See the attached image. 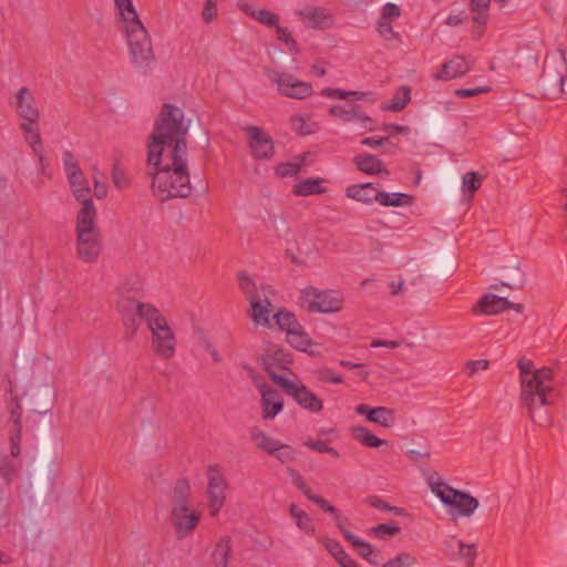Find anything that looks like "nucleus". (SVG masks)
I'll use <instances>...</instances> for the list:
<instances>
[{"label":"nucleus","mask_w":567,"mask_h":567,"mask_svg":"<svg viewBox=\"0 0 567 567\" xmlns=\"http://www.w3.org/2000/svg\"><path fill=\"white\" fill-rule=\"evenodd\" d=\"M553 377V369L544 367L536 370L529 379L522 381L520 400L532 419L536 408L554 404L557 392L550 385Z\"/></svg>","instance_id":"nucleus-3"},{"label":"nucleus","mask_w":567,"mask_h":567,"mask_svg":"<svg viewBox=\"0 0 567 567\" xmlns=\"http://www.w3.org/2000/svg\"><path fill=\"white\" fill-rule=\"evenodd\" d=\"M116 309L123 317L137 315L144 319L146 323L159 312V310L151 303H143L132 297H122L116 305Z\"/></svg>","instance_id":"nucleus-19"},{"label":"nucleus","mask_w":567,"mask_h":567,"mask_svg":"<svg viewBox=\"0 0 567 567\" xmlns=\"http://www.w3.org/2000/svg\"><path fill=\"white\" fill-rule=\"evenodd\" d=\"M326 549L334 557L341 567H361L349 554L344 551L341 544L333 538L327 537L323 540Z\"/></svg>","instance_id":"nucleus-30"},{"label":"nucleus","mask_w":567,"mask_h":567,"mask_svg":"<svg viewBox=\"0 0 567 567\" xmlns=\"http://www.w3.org/2000/svg\"><path fill=\"white\" fill-rule=\"evenodd\" d=\"M264 73L267 75L271 84L276 85L277 91L281 96L295 100H305L313 92L311 83L302 81L288 72L265 68Z\"/></svg>","instance_id":"nucleus-8"},{"label":"nucleus","mask_w":567,"mask_h":567,"mask_svg":"<svg viewBox=\"0 0 567 567\" xmlns=\"http://www.w3.org/2000/svg\"><path fill=\"white\" fill-rule=\"evenodd\" d=\"M511 306L512 302L505 297H498L494 293H485L473 306L472 311L474 315L483 313L494 316L508 310Z\"/></svg>","instance_id":"nucleus-22"},{"label":"nucleus","mask_w":567,"mask_h":567,"mask_svg":"<svg viewBox=\"0 0 567 567\" xmlns=\"http://www.w3.org/2000/svg\"><path fill=\"white\" fill-rule=\"evenodd\" d=\"M272 318L275 320V326L279 330L286 332V340L292 348L300 351L307 350L311 344V340L303 331V328L292 312L280 309Z\"/></svg>","instance_id":"nucleus-10"},{"label":"nucleus","mask_w":567,"mask_h":567,"mask_svg":"<svg viewBox=\"0 0 567 567\" xmlns=\"http://www.w3.org/2000/svg\"><path fill=\"white\" fill-rule=\"evenodd\" d=\"M411 101V89L406 85L401 86L393 95L391 103L385 107L388 111L400 112Z\"/></svg>","instance_id":"nucleus-39"},{"label":"nucleus","mask_w":567,"mask_h":567,"mask_svg":"<svg viewBox=\"0 0 567 567\" xmlns=\"http://www.w3.org/2000/svg\"><path fill=\"white\" fill-rule=\"evenodd\" d=\"M401 532V527L396 523H384L371 527L368 535L380 540H388Z\"/></svg>","instance_id":"nucleus-38"},{"label":"nucleus","mask_w":567,"mask_h":567,"mask_svg":"<svg viewBox=\"0 0 567 567\" xmlns=\"http://www.w3.org/2000/svg\"><path fill=\"white\" fill-rule=\"evenodd\" d=\"M489 361L486 359L470 360L465 363V371L468 377H473L477 371L487 370Z\"/></svg>","instance_id":"nucleus-58"},{"label":"nucleus","mask_w":567,"mask_h":567,"mask_svg":"<svg viewBox=\"0 0 567 567\" xmlns=\"http://www.w3.org/2000/svg\"><path fill=\"white\" fill-rule=\"evenodd\" d=\"M292 484L312 503L317 504L323 512L332 514L334 520H339V509L331 505L326 498L312 492L303 476L295 468L288 472Z\"/></svg>","instance_id":"nucleus-18"},{"label":"nucleus","mask_w":567,"mask_h":567,"mask_svg":"<svg viewBox=\"0 0 567 567\" xmlns=\"http://www.w3.org/2000/svg\"><path fill=\"white\" fill-rule=\"evenodd\" d=\"M377 31L380 37L386 42L399 45L402 43V37L398 31H394L392 23L378 21Z\"/></svg>","instance_id":"nucleus-44"},{"label":"nucleus","mask_w":567,"mask_h":567,"mask_svg":"<svg viewBox=\"0 0 567 567\" xmlns=\"http://www.w3.org/2000/svg\"><path fill=\"white\" fill-rule=\"evenodd\" d=\"M66 177L75 200L82 205L81 208H84L86 204H91V208L96 209L91 198L89 179L83 171H72L66 175Z\"/></svg>","instance_id":"nucleus-20"},{"label":"nucleus","mask_w":567,"mask_h":567,"mask_svg":"<svg viewBox=\"0 0 567 567\" xmlns=\"http://www.w3.org/2000/svg\"><path fill=\"white\" fill-rule=\"evenodd\" d=\"M250 305V318L256 324L264 327H271L270 309L272 307L268 298L261 299L259 295L251 296L248 299Z\"/></svg>","instance_id":"nucleus-25"},{"label":"nucleus","mask_w":567,"mask_h":567,"mask_svg":"<svg viewBox=\"0 0 567 567\" xmlns=\"http://www.w3.org/2000/svg\"><path fill=\"white\" fill-rule=\"evenodd\" d=\"M290 125L291 128L301 136L309 135L313 133V131L309 127V124L307 123V120L299 114L292 115L290 117Z\"/></svg>","instance_id":"nucleus-52"},{"label":"nucleus","mask_w":567,"mask_h":567,"mask_svg":"<svg viewBox=\"0 0 567 567\" xmlns=\"http://www.w3.org/2000/svg\"><path fill=\"white\" fill-rule=\"evenodd\" d=\"M321 95L330 97V99H354V100H362L364 96L363 92L358 91H344L341 89H330L326 87L321 91Z\"/></svg>","instance_id":"nucleus-46"},{"label":"nucleus","mask_w":567,"mask_h":567,"mask_svg":"<svg viewBox=\"0 0 567 567\" xmlns=\"http://www.w3.org/2000/svg\"><path fill=\"white\" fill-rule=\"evenodd\" d=\"M364 502L369 506H371L373 508L385 511V512H390V513H393L396 516H404V515H406V511L404 508L398 507V506H393V505L389 504L388 502H385L384 499H382L381 497H379L377 495L368 496L364 499Z\"/></svg>","instance_id":"nucleus-41"},{"label":"nucleus","mask_w":567,"mask_h":567,"mask_svg":"<svg viewBox=\"0 0 567 567\" xmlns=\"http://www.w3.org/2000/svg\"><path fill=\"white\" fill-rule=\"evenodd\" d=\"M115 6L120 11L121 17L124 21V27L132 23V21L141 20L134 8L132 0H114Z\"/></svg>","instance_id":"nucleus-42"},{"label":"nucleus","mask_w":567,"mask_h":567,"mask_svg":"<svg viewBox=\"0 0 567 567\" xmlns=\"http://www.w3.org/2000/svg\"><path fill=\"white\" fill-rule=\"evenodd\" d=\"M275 28H276L277 39L285 42L290 52H297L298 51L297 41L292 38L291 33L287 30V28H284V27L279 25L278 23L275 25Z\"/></svg>","instance_id":"nucleus-53"},{"label":"nucleus","mask_w":567,"mask_h":567,"mask_svg":"<svg viewBox=\"0 0 567 567\" xmlns=\"http://www.w3.org/2000/svg\"><path fill=\"white\" fill-rule=\"evenodd\" d=\"M233 550L231 537L223 536L215 545L212 551V561L215 567H228L230 554Z\"/></svg>","instance_id":"nucleus-27"},{"label":"nucleus","mask_w":567,"mask_h":567,"mask_svg":"<svg viewBox=\"0 0 567 567\" xmlns=\"http://www.w3.org/2000/svg\"><path fill=\"white\" fill-rule=\"evenodd\" d=\"M262 365H264V370L268 374L269 379L274 383L277 384L276 377H281L280 374L277 373V371L280 370V369H286V367L279 365L274 360H268V355L267 354L262 358Z\"/></svg>","instance_id":"nucleus-57"},{"label":"nucleus","mask_w":567,"mask_h":567,"mask_svg":"<svg viewBox=\"0 0 567 567\" xmlns=\"http://www.w3.org/2000/svg\"><path fill=\"white\" fill-rule=\"evenodd\" d=\"M94 171L96 172V174L92 176L94 184L93 195L96 199H103L107 195V185L104 182L100 181L99 175L101 174L97 172L95 167Z\"/></svg>","instance_id":"nucleus-62"},{"label":"nucleus","mask_w":567,"mask_h":567,"mask_svg":"<svg viewBox=\"0 0 567 567\" xmlns=\"http://www.w3.org/2000/svg\"><path fill=\"white\" fill-rule=\"evenodd\" d=\"M567 78V61L563 51L547 55L544 60L542 73L537 80V87L547 100H557L564 94V82Z\"/></svg>","instance_id":"nucleus-5"},{"label":"nucleus","mask_w":567,"mask_h":567,"mask_svg":"<svg viewBox=\"0 0 567 567\" xmlns=\"http://www.w3.org/2000/svg\"><path fill=\"white\" fill-rule=\"evenodd\" d=\"M122 320H123V326L125 329L124 338H125V340L131 341L134 338V336L136 334L142 319L137 315H133V316L123 317Z\"/></svg>","instance_id":"nucleus-48"},{"label":"nucleus","mask_w":567,"mask_h":567,"mask_svg":"<svg viewBox=\"0 0 567 567\" xmlns=\"http://www.w3.org/2000/svg\"><path fill=\"white\" fill-rule=\"evenodd\" d=\"M337 526L342 534L343 538L352 545L357 554L365 559L369 564L377 566L379 564V555L380 551L375 549L370 543L361 539L349 529L344 527V525L349 524L348 519L339 513V520H336Z\"/></svg>","instance_id":"nucleus-14"},{"label":"nucleus","mask_w":567,"mask_h":567,"mask_svg":"<svg viewBox=\"0 0 567 567\" xmlns=\"http://www.w3.org/2000/svg\"><path fill=\"white\" fill-rule=\"evenodd\" d=\"M217 1L206 0L203 8V19L206 23L212 22L217 17Z\"/></svg>","instance_id":"nucleus-63"},{"label":"nucleus","mask_w":567,"mask_h":567,"mask_svg":"<svg viewBox=\"0 0 567 567\" xmlns=\"http://www.w3.org/2000/svg\"><path fill=\"white\" fill-rule=\"evenodd\" d=\"M303 19L309 21V27L313 29H327L332 24V16L324 8L312 7L300 13Z\"/></svg>","instance_id":"nucleus-29"},{"label":"nucleus","mask_w":567,"mask_h":567,"mask_svg":"<svg viewBox=\"0 0 567 567\" xmlns=\"http://www.w3.org/2000/svg\"><path fill=\"white\" fill-rule=\"evenodd\" d=\"M416 561V558L412 556L410 553H400L394 558L390 559L385 564H383L381 567H410L414 565Z\"/></svg>","instance_id":"nucleus-50"},{"label":"nucleus","mask_w":567,"mask_h":567,"mask_svg":"<svg viewBox=\"0 0 567 567\" xmlns=\"http://www.w3.org/2000/svg\"><path fill=\"white\" fill-rule=\"evenodd\" d=\"M246 131L248 133L252 157L260 161H269L275 154V145L271 136L255 125L248 126Z\"/></svg>","instance_id":"nucleus-15"},{"label":"nucleus","mask_w":567,"mask_h":567,"mask_svg":"<svg viewBox=\"0 0 567 567\" xmlns=\"http://www.w3.org/2000/svg\"><path fill=\"white\" fill-rule=\"evenodd\" d=\"M374 199L382 206L385 207H401L411 205L413 197L404 193H386L384 190H375Z\"/></svg>","instance_id":"nucleus-32"},{"label":"nucleus","mask_w":567,"mask_h":567,"mask_svg":"<svg viewBox=\"0 0 567 567\" xmlns=\"http://www.w3.org/2000/svg\"><path fill=\"white\" fill-rule=\"evenodd\" d=\"M19 128L23 133L24 141L31 147L33 154L41 153L44 150L39 123H20Z\"/></svg>","instance_id":"nucleus-34"},{"label":"nucleus","mask_w":567,"mask_h":567,"mask_svg":"<svg viewBox=\"0 0 567 567\" xmlns=\"http://www.w3.org/2000/svg\"><path fill=\"white\" fill-rule=\"evenodd\" d=\"M359 109H360V105L357 103L350 104L349 109H346L342 105L336 104L329 109V114L334 117L341 118L344 122H351V121L357 120V115L359 114Z\"/></svg>","instance_id":"nucleus-40"},{"label":"nucleus","mask_w":567,"mask_h":567,"mask_svg":"<svg viewBox=\"0 0 567 567\" xmlns=\"http://www.w3.org/2000/svg\"><path fill=\"white\" fill-rule=\"evenodd\" d=\"M270 455L275 456L281 463H288L296 458V451L290 445L278 442V450Z\"/></svg>","instance_id":"nucleus-51"},{"label":"nucleus","mask_w":567,"mask_h":567,"mask_svg":"<svg viewBox=\"0 0 567 567\" xmlns=\"http://www.w3.org/2000/svg\"><path fill=\"white\" fill-rule=\"evenodd\" d=\"M147 326L152 331V347L155 354L165 360L173 358L176 349V339L165 317L158 312L157 316L147 322Z\"/></svg>","instance_id":"nucleus-9"},{"label":"nucleus","mask_w":567,"mask_h":567,"mask_svg":"<svg viewBox=\"0 0 567 567\" xmlns=\"http://www.w3.org/2000/svg\"><path fill=\"white\" fill-rule=\"evenodd\" d=\"M267 355L268 360H274L281 367L292 363V355L284 349H276L272 353H267Z\"/></svg>","instance_id":"nucleus-61"},{"label":"nucleus","mask_w":567,"mask_h":567,"mask_svg":"<svg viewBox=\"0 0 567 567\" xmlns=\"http://www.w3.org/2000/svg\"><path fill=\"white\" fill-rule=\"evenodd\" d=\"M468 62L463 56H455L441 66V71L434 75L435 80L450 81L470 72Z\"/></svg>","instance_id":"nucleus-26"},{"label":"nucleus","mask_w":567,"mask_h":567,"mask_svg":"<svg viewBox=\"0 0 567 567\" xmlns=\"http://www.w3.org/2000/svg\"><path fill=\"white\" fill-rule=\"evenodd\" d=\"M207 496L210 516H216L225 503V491L228 486L219 465H209L207 468Z\"/></svg>","instance_id":"nucleus-12"},{"label":"nucleus","mask_w":567,"mask_h":567,"mask_svg":"<svg viewBox=\"0 0 567 567\" xmlns=\"http://www.w3.org/2000/svg\"><path fill=\"white\" fill-rule=\"evenodd\" d=\"M458 544V555L466 563L467 567H474L477 557V547L474 544H465L462 540Z\"/></svg>","instance_id":"nucleus-47"},{"label":"nucleus","mask_w":567,"mask_h":567,"mask_svg":"<svg viewBox=\"0 0 567 567\" xmlns=\"http://www.w3.org/2000/svg\"><path fill=\"white\" fill-rule=\"evenodd\" d=\"M300 172V164L297 163H280L276 166L275 173L279 177L295 176Z\"/></svg>","instance_id":"nucleus-54"},{"label":"nucleus","mask_w":567,"mask_h":567,"mask_svg":"<svg viewBox=\"0 0 567 567\" xmlns=\"http://www.w3.org/2000/svg\"><path fill=\"white\" fill-rule=\"evenodd\" d=\"M113 182L115 187H117L118 189H125L131 185V181L126 175L125 171L116 166H114L113 168Z\"/></svg>","instance_id":"nucleus-59"},{"label":"nucleus","mask_w":567,"mask_h":567,"mask_svg":"<svg viewBox=\"0 0 567 567\" xmlns=\"http://www.w3.org/2000/svg\"><path fill=\"white\" fill-rule=\"evenodd\" d=\"M202 513L189 506L172 507L171 522L178 539L188 536L198 526Z\"/></svg>","instance_id":"nucleus-13"},{"label":"nucleus","mask_w":567,"mask_h":567,"mask_svg":"<svg viewBox=\"0 0 567 567\" xmlns=\"http://www.w3.org/2000/svg\"><path fill=\"white\" fill-rule=\"evenodd\" d=\"M299 305L310 313H331L342 309V293L336 290H319L312 286L300 291Z\"/></svg>","instance_id":"nucleus-6"},{"label":"nucleus","mask_w":567,"mask_h":567,"mask_svg":"<svg viewBox=\"0 0 567 567\" xmlns=\"http://www.w3.org/2000/svg\"><path fill=\"white\" fill-rule=\"evenodd\" d=\"M17 473L14 464L6 456L0 462V476L10 483Z\"/></svg>","instance_id":"nucleus-56"},{"label":"nucleus","mask_w":567,"mask_h":567,"mask_svg":"<svg viewBox=\"0 0 567 567\" xmlns=\"http://www.w3.org/2000/svg\"><path fill=\"white\" fill-rule=\"evenodd\" d=\"M317 379L323 383L340 384L343 379L329 367H322L316 372Z\"/></svg>","instance_id":"nucleus-49"},{"label":"nucleus","mask_w":567,"mask_h":567,"mask_svg":"<svg viewBox=\"0 0 567 567\" xmlns=\"http://www.w3.org/2000/svg\"><path fill=\"white\" fill-rule=\"evenodd\" d=\"M238 286L240 290L244 292L246 299H250L254 295H259L257 291L256 282L251 279V277L247 274V271L241 270L237 274Z\"/></svg>","instance_id":"nucleus-45"},{"label":"nucleus","mask_w":567,"mask_h":567,"mask_svg":"<svg viewBox=\"0 0 567 567\" xmlns=\"http://www.w3.org/2000/svg\"><path fill=\"white\" fill-rule=\"evenodd\" d=\"M259 391L261 394L262 417L265 420H272L284 409V399L276 389L267 384L260 385Z\"/></svg>","instance_id":"nucleus-21"},{"label":"nucleus","mask_w":567,"mask_h":567,"mask_svg":"<svg viewBox=\"0 0 567 567\" xmlns=\"http://www.w3.org/2000/svg\"><path fill=\"white\" fill-rule=\"evenodd\" d=\"M484 177L477 172H468L462 178V189L473 196L482 186Z\"/></svg>","instance_id":"nucleus-43"},{"label":"nucleus","mask_w":567,"mask_h":567,"mask_svg":"<svg viewBox=\"0 0 567 567\" xmlns=\"http://www.w3.org/2000/svg\"><path fill=\"white\" fill-rule=\"evenodd\" d=\"M400 16H401L400 7L395 3L389 2L383 6L381 18L379 19V21L392 23V20L399 18Z\"/></svg>","instance_id":"nucleus-55"},{"label":"nucleus","mask_w":567,"mask_h":567,"mask_svg":"<svg viewBox=\"0 0 567 567\" xmlns=\"http://www.w3.org/2000/svg\"><path fill=\"white\" fill-rule=\"evenodd\" d=\"M131 62L146 74L155 61L152 39L141 20L124 27Z\"/></svg>","instance_id":"nucleus-4"},{"label":"nucleus","mask_w":567,"mask_h":567,"mask_svg":"<svg viewBox=\"0 0 567 567\" xmlns=\"http://www.w3.org/2000/svg\"><path fill=\"white\" fill-rule=\"evenodd\" d=\"M277 385L305 410L318 413L323 409L322 400L315 394L309 388L301 384L298 385L286 377H276Z\"/></svg>","instance_id":"nucleus-11"},{"label":"nucleus","mask_w":567,"mask_h":567,"mask_svg":"<svg viewBox=\"0 0 567 567\" xmlns=\"http://www.w3.org/2000/svg\"><path fill=\"white\" fill-rule=\"evenodd\" d=\"M62 161H63V166H64L65 175H68L72 171L81 169L75 155L71 151H64L63 152Z\"/></svg>","instance_id":"nucleus-60"},{"label":"nucleus","mask_w":567,"mask_h":567,"mask_svg":"<svg viewBox=\"0 0 567 567\" xmlns=\"http://www.w3.org/2000/svg\"><path fill=\"white\" fill-rule=\"evenodd\" d=\"M97 210L86 204L80 208L75 219L76 256L85 264L99 260L102 250V234L96 226Z\"/></svg>","instance_id":"nucleus-2"},{"label":"nucleus","mask_w":567,"mask_h":567,"mask_svg":"<svg viewBox=\"0 0 567 567\" xmlns=\"http://www.w3.org/2000/svg\"><path fill=\"white\" fill-rule=\"evenodd\" d=\"M238 7L244 13L257 20L259 23L264 25L275 27L279 21L278 14L267 9L254 10L251 4L247 2L239 3Z\"/></svg>","instance_id":"nucleus-35"},{"label":"nucleus","mask_w":567,"mask_h":567,"mask_svg":"<svg viewBox=\"0 0 567 567\" xmlns=\"http://www.w3.org/2000/svg\"><path fill=\"white\" fill-rule=\"evenodd\" d=\"M17 114L23 120L21 123H39L40 111L37 107L35 99L32 92L22 86L14 96V101L10 103Z\"/></svg>","instance_id":"nucleus-16"},{"label":"nucleus","mask_w":567,"mask_h":567,"mask_svg":"<svg viewBox=\"0 0 567 567\" xmlns=\"http://www.w3.org/2000/svg\"><path fill=\"white\" fill-rule=\"evenodd\" d=\"M351 436L367 447H380L388 445V441L374 435L368 427L357 425L350 427Z\"/></svg>","instance_id":"nucleus-33"},{"label":"nucleus","mask_w":567,"mask_h":567,"mask_svg":"<svg viewBox=\"0 0 567 567\" xmlns=\"http://www.w3.org/2000/svg\"><path fill=\"white\" fill-rule=\"evenodd\" d=\"M296 525L299 529L305 532L308 535H313L316 532L315 525L310 516L305 512L302 513V517L295 519Z\"/></svg>","instance_id":"nucleus-64"},{"label":"nucleus","mask_w":567,"mask_h":567,"mask_svg":"<svg viewBox=\"0 0 567 567\" xmlns=\"http://www.w3.org/2000/svg\"><path fill=\"white\" fill-rule=\"evenodd\" d=\"M355 168L367 175L389 176V171L384 167L383 161L377 155L361 153L352 159Z\"/></svg>","instance_id":"nucleus-24"},{"label":"nucleus","mask_w":567,"mask_h":567,"mask_svg":"<svg viewBox=\"0 0 567 567\" xmlns=\"http://www.w3.org/2000/svg\"><path fill=\"white\" fill-rule=\"evenodd\" d=\"M187 133L184 112L174 104L164 103L147 143V163L153 166L148 173L152 176V190L161 202L187 198L192 194Z\"/></svg>","instance_id":"nucleus-1"},{"label":"nucleus","mask_w":567,"mask_h":567,"mask_svg":"<svg viewBox=\"0 0 567 567\" xmlns=\"http://www.w3.org/2000/svg\"><path fill=\"white\" fill-rule=\"evenodd\" d=\"M250 437L255 442L256 446L267 452L268 454L275 453L278 450L277 440L270 437L264 431H261L258 426H254L250 431Z\"/></svg>","instance_id":"nucleus-37"},{"label":"nucleus","mask_w":567,"mask_h":567,"mask_svg":"<svg viewBox=\"0 0 567 567\" xmlns=\"http://www.w3.org/2000/svg\"><path fill=\"white\" fill-rule=\"evenodd\" d=\"M372 190H375L372 183L353 184L346 188V197L370 205L375 202Z\"/></svg>","instance_id":"nucleus-31"},{"label":"nucleus","mask_w":567,"mask_h":567,"mask_svg":"<svg viewBox=\"0 0 567 567\" xmlns=\"http://www.w3.org/2000/svg\"><path fill=\"white\" fill-rule=\"evenodd\" d=\"M491 0H470L468 8L472 13L473 25L471 38L478 41L486 31V24L489 19Z\"/></svg>","instance_id":"nucleus-17"},{"label":"nucleus","mask_w":567,"mask_h":567,"mask_svg":"<svg viewBox=\"0 0 567 567\" xmlns=\"http://www.w3.org/2000/svg\"><path fill=\"white\" fill-rule=\"evenodd\" d=\"M192 488L188 480L178 478L173 487L172 507L189 506L190 505Z\"/></svg>","instance_id":"nucleus-36"},{"label":"nucleus","mask_w":567,"mask_h":567,"mask_svg":"<svg viewBox=\"0 0 567 567\" xmlns=\"http://www.w3.org/2000/svg\"><path fill=\"white\" fill-rule=\"evenodd\" d=\"M355 412L365 416L369 422L380 424L383 427H391L394 423V411L386 406L372 408L361 403L355 406Z\"/></svg>","instance_id":"nucleus-23"},{"label":"nucleus","mask_w":567,"mask_h":567,"mask_svg":"<svg viewBox=\"0 0 567 567\" xmlns=\"http://www.w3.org/2000/svg\"><path fill=\"white\" fill-rule=\"evenodd\" d=\"M324 182L321 177H310L302 179L293 185L292 194L299 197L324 194L327 189L322 187Z\"/></svg>","instance_id":"nucleus-28"},{"label":"nucleus","mask_w":567,"mask_h":567,"mask_svg":"<svg viewBox=\"0 0 567 567\" xmlns=\"http://www.w3.org/2000/svg\"><path fill=\"white\" fill-rule=\"evenodd\" d=\"M431 489L441 502L447 506L451 513L470 517L477 509L480 502L470 493L456 489L445 482L431 484Z\"/></svg>","instance_id":"nucleus-7"}]
</instances>
